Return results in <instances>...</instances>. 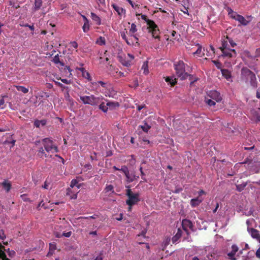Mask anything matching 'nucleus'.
I'll return each instance as SVG.
<instances>
[{"label": "nucleus", "mask_w": 260, "mask_h": 260, "mask_svg": "<svg viewBox=\"0 0 260 260\" xmlns=\"http://www.w3.org/2000/svg\"><path fill=\"white\" fill-rule=\"evenodd\" d=\"M255 119H256V121H260V116L258 114H256V117H255Z\"/></svg>", "instance_id": "nucleus-64"}, {"label": "nucleus", "mask_w": 260, "mask_h": 260, "mask_svg": "<svg viewBox=\"0 0 260 260\" xmlns=\"http://www.w3.org/2000/svg\"><path fill=\"white\" fill-rule=\"evenodd\" d=\"M246 186V184H241L236 185L237 190L239 191H242L244 188V187Z\"/></svg>", "instance_id": "nucleus-43"}, {"label": "nucleus", "mask_w": 260, "mask_h": 260, "mask_svg": "<svg viewBox=\"0 0 260 260\" xmlns=\"http://www.w3.org/2000/svg\"><path fill=\"white\" fill-rule=\"evenodd\" d=\"M55 84L57 85L58 87H60V88L62 89H66V87L65 85H64L61 83L58 82V81H54Z\"/></svg>", "instance_id": "nucleus-47"}, {"label": "nucleus", "mask_w": 260, "mask_h": 260, "mask_svg": "<svg viewBox=\"0 0 260 260\" xmlns=\"http://www.w3.org/2000/svg\"><path fill=\"white\" fill-rule=\"evenodd\" d=\"M42 142L43 147L39 148L37 151V156L40 158L51 157L49 154L58 152V147L52 140L47 138L43 139Z\"/></svg>", "instance_id": "nucleus-1"}, {"label": "nucleus", "mask_w": 260, "mask_h": 260, "mask_svg": "<svg viewBox=\"0 0 260 260\" xmlns=\"http://www.w3.org/2000/svg\"><path fill=\"white\" fill-rule=\"evenodd\" d=\"M256 256L259 258H260V246L259 248L257 250L256 252Z\"/></svg>", "instance_id": "nucleus-56"}, {"label": "nucleus", "mask_w": 260, "mask_h": 260, "mask_svg": "<svg viewBox=\"0 0 260 260\" xmlns=\"http://www.w3.org/2000/svg\"><path fill=\"white\" fill-rule=\"evenodd\" d=\"M20 25L22 27H28L29 29H30L32 31H34V25H28V24L21 23L20 24Z\"/></svg>", "instance_id": "nucleus-40"}, {"label": "nucleus", "mask_w": 260, "mask_h": 260, "mask_svg": "<svg viewBox=\"0 0 260 260\" xmlns=\"http://www.w3.org/2000/svg\"><path fill=\"white\" fill-rule=\"evenodd\" d=\"M256 97L258 99H260V87L257 89V92H256Z\"/></svg>", "instance_id": "nucleus-61"}, {"label": "nucleus", "mask_w": 260, "mask_h": 260, "mask_svg": "<svg viewBox=\"0 0 260 260\" xmlns=\"http://www.w3.org/2000/svg\"><path fill=\"white\" fill-rule=\"evenodd\" d=\"M89 27H90V26L89 25L88 20H86V21L84 22V24H83V25L82 26V29L83 32H88L89 30Z\"/></svg>", "instance_id": "nucleus-34"}, {"label": "nucleus", "mask_w": 260, "mask_h": 260, "mask_svg": "<svg viewBox=\"0 0 260 260\" xmlns=\"http://www.w3.org/2000/svg\"><path fill=\"white\" fill-rule=\"evenodd\" d=\"M125 195L128 197L125 203L129 206V210H130L131 207L139 202L140 194L139 193H134L131 189H127L126 190Z\"/></svg>", "instance_id": "nucleus-6"}, {"label": "nucleus", "mask_w": 260, "mask_h": 260, "mask_svg": "<svg viewBox=\"0 0 260 260\" xmlns=\"http://www.w3.org/2000/svg\"><path fill=\"white\" fill-rule=\"evenodd\" d=\"M140 15L141 16V19L145 21L147 25H148L147 29H148L149 32L151 33L152 37L159 40L160 36H159V34H160V31L154 21L147 18V16L144 14H136V16Z\"/></svg>", "instance_id": "nucleus-2"}, {"label": "nucleus", "mask_w": 260, "mask_h": 260, "mask_svg": "<svg viewBox=\"0 0 260 260\" xmlns=\"http://www.w3.org/2000/svg\"><path fill=\"white\" fill-rule=\"evenodd\" d=\"M104 190L106 192L111 191L113 193L114 192V191H113V187L111 184L107 185L106 188H105Z\"/></svg>", "instance_id": "nucleus-41"}, {"label": "nucleus", "mask_w": 260, "mask_h": 260, "mask_svg": "<svg viewBox=\"0 0 260 260\" xmlns=\"http://www.w3.org/2000/svg\"><path fill=\"white\" fill-rule=\"evenodd\" d=\"M165 81L171 85V86H173L176 84V79L174 77H167L165 78Z\"/></svg>", "instance_id": "nucleus-19"}, {"label": "nucleus", "mask_w": 260, "mask_h": 260, "mask_svg": "<svg viewBox=\"0 0 260 260\" xmlns=\"http://www.w3.org/2000/svg\"><path fill=\"white\" fill-rule=\"evenodd\" d=\"M5 250L4 246L0 243V259L2 258V260H10L9 258L7 257V254L5 252Z\"/></svg>", "instance_id": "nucleus-15"}, {"label": "nucleus", "mask_w": 260, "mask_h": 260, "mask_svg": "<svg viewBox=\"0 0 260 260\" xmlns=\"http://www.w3.org/2000/svg\"><path fill=\"white\" fill-rule=\"evenodd\" d=\"M72 235V232H67V233H63L62 234V236L63 237H71Z\"/></svg>", "instance_id": "nucleus-53"}, {"label": "nucleus", "mask_w": 260, "mask_h": 260, "mask_svg": "<svg viewBox=\"0 0 260 260\" xmlns=\"http://www.w3.org/2000/svg\"><path fill=\"white\" fill-rule=\"evenodd\" d=\"M221 71L222 75L225 76L226 78L228 79L229 77H230V75H229V72L227 70H222Z\"/></svg>", "instance_id": "nucleus-49"}, {"label": "nucleus", "mask_w": 260, "mask_h": 260, "mask_svg": "<svg viewBox=\"0 0 260 260\" xmlns=\"http://www.w3.org/2000/svg\"><path fill=\"white\" fill-rule=\"evenodd\" d=\"M222 40H228V43H229V44H230V46H231V47H234L236 46V43H235L232 39H231L230 38H229L228 36H226V37H225V38L223 39Z\"/></svg>", "instance_id": "nucleus-33"}, {"label": "nucleus", "mask_w": 260, "mask_h": 260, "mask_svg": "<svg viewBox=\"0 0 260 260\" xmlns=\"http://www.w3.org/2000/svg\"><path fill=\"white\" fill-rule=\"evenodd\" d=\"M77 198V192L74 193L73 195L71 196V198L72 199H76Z\"/></svg>", "instance_id": "nucleus-62"}, {"label": "nucleus", "mask_w": 260, "mask_h": 260, "mask_svg": "<svg viewBox=\"0 0 260 260\" xmlns=\"http://www.w3.org/2000/svg\"><path fill=\"white\" fill-rule=\"evenodd\" d=\"M15 87L17 91H21L23 93H27L28 92V88H26L23 86H15Z\"/></svg>", "instance_id": "nucleus-28"}, {"label": "nucleus", "mask_w": 260, "mask_h": 260, "mask_svg": "<svg viewBox=\"0 0 260 260\" xmlns=\"http://www.w3.org/2000/svg\"><path fill=\"white\" fill-rule=\"evenodd\" d=\"M129 36H130L131 37H133L134 39H135V40L136 41L135 45H139V42H138V41H139V38H138L137 34H129Z\"/></svg>", "instance_id": "nucleus-45"}, {"label": "nucleus", "mask_w": 260, "mask_h": 260, "mask_svg": "<svg viewBox=\"0 0 260 260\" xmlns=\"http://www.w3.org/2000/svg\"><path fill=\"white\" fill-rule=\"evenodd\" d=\"M137 31V26L135 23H132L130 29H129V34H136Z\"/></svg>", "instance_id": "nucleus-31"}, {"label": "nucleus", "mask_w": 260, "mask_h": 260, "mask_svg": "<svg viewBox=\"0 0 260 260\" xmlns=\"http://www.w3.org/2000/svg\"><path fill=\"white\" fill-rule=\"evenodd\" d=\"M241 76L242 78L246 80V81H249L252 85H254L256 78L254 73L249 69L246 68L242 69Z\"/></svg>", "instance_id": "nucleus-7"}, {"label": "nucleus", "mask_w": 260, "mask_h": 260, "mask_svg": "<svg viewBox=\"0 0 260 260\" xmlns=\"http://www.w3.org/2000/svg\"><path fill=\"white\" fill-rule=\"evenodd\" d=\"M45 0H35L34 3V9L38 10L42 7L43 2Z\"/></svg>", "instance_id": "nucleus-23"}, {"label": "nucleus", "mask_w": 260, "mask_h": 260, "mask_svg": "<svg viewBox=\"0 0 260 260\" xmlns=\"http://www.w3.org/2000/svg\"><path fill=\"white\" fill-rule=\"evenodd\" d=\"M89 218L95 219V217L94 216H91L90 217H79V218H78V219H89Z\"/></svg>", "instance_id": "nucleus-55"}, {"label": "nucleus", "mask_w": 260, "mask_h": 260, "mask_svg": "<svg viewBox=\"0 0 260 260\" xmlns=\"http://www.w3.org/2000/svg\"><path fill=\"white\" fill-rule=\"evenodd\" d=\"M142 69H144V74L147 75L149 73V70L148 69L147 62H145L142 65Z\"/></svg>", "instance_id": "nucleus-37"}, {"label": "nucleus", "mask_w": 260, "mask_h": 260, "mask_svg": "<svg viewBox=\"0 0 260 260\" xmlns=\"http://www.w3.org/2000/svg\"><path fill=\"white\" fill-rule=\"evenodd\" d=\"M91 84L93 87H97L99 85H101L104 88H107V83L104 81L91 82Z\"/></svg>", "instance_id": "nucleus-21"}, {"label": "nucleus", "mask_w": 260, "mask_h": 260, "mask_svg": "<svg viewBox=\"0 0 260 260\" xmlns=\"http://www.w3.org/2000/svg\"><path fill=\"white\" fill-rule=\"evenodd\" d=\"M228 40H222V45L219 49L222 51V56L228 58L236 57L237 53L235 49H231Z\"/></svg>", "instance_id": "nucleus-5"}, {"label": "nucleus", "mask_w": 260, "mask_h": 260, "mask_svg": "<svg viewBox=\"0 0 260 260\" xmlns=\"http://www.w3.org/2000/svg\"><path fill=\"white\" fill-rule=\"evenodd\" d=\"M206 103L209 106H214L215 102L212 99H206Z\"/></svg>", "instance_id": "nucleus-42"}, {"label": "nucleus", "mask_w": 260, "mask_h": 260, "mask_svg": "<svg viewBox=\"0 0 260 260\" xmlns=\"http://www.w3.org/2000/svg\"><path fill=\"white\" fill-rule=\"evenodd\" d=\"M127 33V31L126 29H124V30L121 31L120 32V36L121 37H122V39L125 40L126 43H127L128 45H134V43L133 41H132L131 39H128V38L126 36V34Z\"/></svg>", "instance_id": "nucleus-12"}, {"label": "nucleus", "mask_w": 260, "mask_h": 260, "mask_svg": "<svg viewBox=\"0 0 260 260\" xmlns=\"http://www.w3.org/2000/svg\"><path fill=\"white\" fill-rule=\"evenodd\" d=\"M198 49L193 53V55H196L199 57H202L204 55V53L202 52V46L201 45L198 44Z\"/></svg>", "instance_id": "nucleus-24"}, {"label": "nucleus", "mask_w": 260, "mask_h": 260, "mask_svg": "<svg viewBox=\"0 0 260 260\" xmlns=\"http://www.w3.org/2000/svg\"><path fill=\"white\" fill-rule=\"evenodd\" d=\"M198 193H199V196H201L205 194V191L203 190H201L199 191Z\"/></svg>", "instance_id": "nucleus-63"}, {"label": "nucleus", "mask_w": 260, "mask_h": 260, "mask_svg": "<svg viewBox=\"0 0 260 260\" xmlns=\"http://www.w3.org/2000/svg\"><path fill=\"white\" fill-rule=\"evenodd\" d=\"M99 108L104 113H106L108 110V106L105 104L104 102L101 101V103L99 104Z\"/></svg>", "instance_id": "nucleus-27"}, {"label": "nucleus", "mask_w": 260, "mask_h": 260, "mask_svg": "<svg viewBox=\"0 0 260 260\" xmlns=\"http://www.w3.org/2000/svg\"><path fill=\"white\" fill-rule=\"evenodd\" d=\"M49 96L50 95H49V93L45 92L44 91H40L39 92L37 93L36 97H37V98L40 99L43 98H49Z\"/></svg>", "instance_id": "nucleus-26"}, {"label": "nucleus", "mask_w": 260, "mask_h": 260, "mask_svg": "<svg viewBox=\"0 0 260 260\" xmlns=\"http://www.w3.org/2000/svg\"><path fill=\"white\" fill-rule=\"evenodd\" d=\"M182 235V231L180 229H178V231H177V232L176 235H175L172 238V242H173V243H174L176 242L180 237H181Z\"/></svg>", "instance_id": "nucleus-20"}, {"label": "nucleus", "mask_w": 260, "mask_h": 260, "mask_svg": "<svg viewBox=\"0 0 260 260\" xmlns=\"http://www.w3.org/2000/svg\"><path fill=\"white\" fill-rule=\"evenodd\" d=\"M91 18L92 19V20H93L94 22L96 23L98 25H100L101 24V18L96 15L95 13L93 12H91Z\"/></svg>", "instance_id": "nucleus-18"}, {"label": "nucleus", "mask_w": 260, "mask_h": 260, "mask_svg": "<svg viewBox=\"0 0 260 260\" xmlns=\"http://www.w3.org/2000/svg\"><path fill=\"white\" fill-rule=\"evenodd\" d=\"M1 185L7 192H9L12 188V184L7 180H4V182L1 183Z\"/></svg>", "instance_id": "nucleus-14"}, {"label": "nucleus", "mask_w": 260, "mask_h": 260, "mask_svg": "<svg viewBox=\"0 0 260 260\" xmlns=\"http://www.w3.org/2000/svg\"><path fill=\"white\" fill-rule=\"evenodd\" d=\"M142 130H143L144 132L145 133H147L150 128H151V126L150 125L145 123L144 125L140 126Z\"/></svg>", "instance_id": "nucleus-36"}, {"label": "nucleus", "mask_w": 260, "mask_h": 260, "mask_svg": "<svg viewBox=\"0 0 260 260\" xmlns=\"http://www.w3.org/2000/svg\"><path fill=\"white\" fill-rule=\"evenodd\" d=\"M174 70L178 78L181 80H185L188 77H191L190 75L185 72V64L182 60H179L174 64Z\"/></svg>", "instance_id": "nucleus-3"}, {"label": "nucleus", "mask_w": 260, "mask_h": 260, "mask_svg": "<svg viewBox=\"0 0 260 260\" xmlns=\"http://www.w3.org/2000/svg\"><path fill=\"white\" fill-rule=\"evenodd\" d=\"M126 178H127V182H132L137 178H139V176H136L134 173H130L128 172V173L124 174Z\"/></svg>", "instance_id": "nucleus-16"}, {"label": "nucleus", "mask_w": 260, "mask_h": 260, "mask_svg": "<svg viewBox=\"0 0 260 260\" xmlns=\"http://www.w3.org/2000/svg\"><path fill=\"white\" fill-rule=\"evenodd\" d=\"M208 96L211 99L217 102H220L222 100V96L220 95V92L217 90H211L208 92Z\"/></svg>", "instance_id": "nucleus-9"}, {"label": "nucleus", "mask_w": 260, "mask_h": 260, "mask_svg": "<svg viewBox=\"0 0 260 260\" xmlns=\"http://www.w3.org/2000/svg\"><path fill=\"white\" fill-rule=\"evenodd\" d=\"M191 77H189V80H190V84H193V83H194V82L197 81L198 79V78H196V77H193V76L192 75H190Z\"/></svg>", "instance_id": "nucleus-51"}, {"label": "nucleus", "mask_w": 260, "mask_h": 260, "mask_svg": "<svg viewBox=\"0 0 260 260\" xmlns=\"http://www.w3.org/2000/svg\"><path fill=\"white\" fill-rule=\"evenodd\" d=\"M116 74H117V75L118 76H119L120 77H124L125 75H124V74L122 73V72H121L120 71L119 72H116Z\"/></svg>", "instance_id": "nucleus-58"}, {"label": "nucleus", "mask_w": 260, "mask_h": 260, "mask_svg": "<svg viewBox=\"0 0 260 260\" xmlns=\"http://www.w3.org/2000/svg\"><path fill=\"white\" fill-rule=\"evenodd\" d=\"M0 238L1 240H4L6 239V235L5 234L4 230H0Z\"/></svg>", "instance_id": "nucleus-50"}, {"label": "nucleus", "mask_w": 260, "mask_h": 260, "mask_svg": "<svg viewBox=\"0 0 260 260\" xmlns=\"http://www.w3.org/2000/svg\"><path fill=\"white\" fill-rule=\"evenodd\" d=\"M53 62L55 64H60L61 66H63V63L61 61H59V55L58 54L55 55L54 57L52 59Z\"/></svg>", "instance_id": "nucleus-32"}, {"label": "nucleus", "mask_w": 260, "mask_h": 260, "mask_svg": "<svg viewBox=\"0 0 260 260\" xmlns=\"http://www.w3.org/2000/svg\"><path fill=\"white\" fill-rule=\"evenodd\" d=\"M103 99L102 96H96L93 94L80 96V100H81L83 104L90 105L91 106L98 105Z\"/></svg>", "instance_id": "nucleus-4"}, {"label": "nucleus", "mask_w": 260, "mask_h": 260, "mask_svg": "<svg viewBox=\"0 0 260 260\" xmlns=\"http://www.w3.org/2000/svg\"><path fill=\"white\" fill-rule=\"evenodd\" d=\"M7 251L8 253V255L10 257V258H13L15 256V251L11 250L10 249H8L7 250H5Z\"/></svg>", "instance_id": "nucleus-39"}, {"label": "nucleus", "mask_w": 260, "mask_h": 260, "mask_svg": "<svg viewBox=\"0 0 260 260\" xmlns=\"http://www.w3.org/2000/svg\"><path fill=\"white\" fill-rule=\"evenodd\" d=\"M203 202V199H199V197L196 198L195 199H192L190 200V204L191 206L193 207H195L198 206L199 204H201V202Z\"/></svg>", "instance_id": "nucleus-17"}, {"label": "nucleus", "mask_w": 260, "mask_h": 260, "mask_svg": "<svg viewBox=\"0 0 260 260\" xmlns=\"http://www.w3.org/2000/svg\"><path fill=\"white\" fill-rule=\"evenodd\" d=\"M139 170H140V171H141V175L142 177L144 176L145 173L144 172V171H143V170H142V167H140Z\"/></svg>", "instance_id": "nucleus-60"}, {"label": "nucleus", "mask_w": 260, "mask_h": 260, "mask_svg": "<svg viewBox=\"0 0 260 260\" xmlns=\"http://www.w3.org/2000/svg\"><path fill=\"white\" fill-rule=\"evenodd\" d=\"M46 120L45 119H42L41 120H37L34 122V125L37 128H39L40 125L44 126L46 125Z\"/></svg>", "instance_id": "nucleus-22"}, {"label": "nucleus", "mask_w": 260, "mask_h": 260, "mask_svg": "<svg viewBox=\"0 0 260 260\" xmlns=\"http://www.w3.org/2000/svg\"><path fill=\"white\" fill-rule=\"evenodd\" d=\"M231 248H232V250H231V252L228 253V256L231 260H235L236 258L235 256L236 253L238 251L239 248L236 245H233Z\"/></svg>", "instance_id": "nucleus-13"}, {"label": "nucleus", "mask_w": 260, "mask_h": 260, "mask_svg": "<svg viewBox=\"0 0 260 260\" xmlns=\"http://www.w3.org/2000/svg\"><path fill=\"white\" fill-rule=\"evenodd\" d=\"M48 183L47 181H45L44 184L42 185V188L44 189H48Z\"/></svg>", "instance_id": "nucleus-57"}, {"label": "nucleus", "mask_w": 260, "mask_h": 260, "mask_svg": "<svg viewBox=\"0 0 260 260\" xmlns=\"http://www.w3.org/2000/svg\"><path fill=\"white\" fill-rule=\"evenodd\" d=\"M82 77H84V78L87 79L88 80V81H91V77L90 75V73H89L88 72V71L84 72V73H82Z\"/></svg>", "instance_id": "nucleus-38"}, {"label": "nucleus", "mask_w": 260, "mask_h": 260, "mask_svg": "<svg viewBox=\"0 0 260 260\" xmlns=\"http://www.w3.org/2000/svg\"><path fill=\"white\" fill-rule=\"evenodd\" d=\"M260 56V48H258V49H256V55H255V56L258 57V56Z\"/></svg>", "instance_id": "nucleus-59"}, {"label": "nucleus", "mask_w": 260, "mask_h": 260, "mask_svg": "<svg viewBox=\"0 0 260 260\" xmlns=\"http://www.w3.org/2000/svg\"><path fill=\"white\" fill-rule=\"evenodd\" d=\"M71 187L72 188H74L75 187H77V189L80 188V185L78 184V181L76 179H73L71 181Z\"/></svg>", "instance_id": "nucleus-35"}, {"label": "nucleus", "mask_w": 260, "mask_h": 260, "mask_svg": "<svg viewBox=\"0 0 260 260\" xmlns=\"http://www.w3.org/2000/svg\"><path fill=\"white\" fill-rule=\"evenodd\" d=\"M96 44L101 46L105 45V39L103 37H100L96 40Z\"/></svg>", "instance_id": "nucleus-30"}, {"label": "nucleus", "mask_w": 260, "mask_h": 260, "mask_svg": "<svg viewBox=\"0 0 260 260\" xmlns=\"http://www.w3.org/2000/svg\"><path fill=\"white\" fill-rule=\"evenodd\" d=\"M71 45L72 47H74L75 49H77L78 47V44L76 42H71Z\"/></svg>", "instance_id": "nucleus-54"}, {"label": "nucleus", "mask_w": 260, "mask_h": 260, "mask_svg": "<svg viewBox=\"0 0 260 260\" xmlns=\"http://www.w3.org/2000/svg\"><path fill=\"white\" fill-rule=\"evenodd\" d=\"M228 15L231 18L239 22L241 25L246 26L248 24L249 21L244 18L243 16L238 14L236 12L234 11L230 8L228 9Z\"/></svg>", "instance_id": "nucleus-8"}, {"label": "nucleus", "mask_w": 260, "mask_h": 260, "mask_svg": "<svg viewBox=\"0 0 260 260\" xmlns=\"http://www.w3.org/2000/svg\"><path fill=\"white\" fill-rule=\"evenodd\" d=\"M58 80H61V81L66 84H70L72 83V81L71 80H68L67 79H61V78L58 79Z\"/></svg>", "instance_id": "nucleus-48"}, {"label": "nucleus", "mask_w": 260, "mask_h": 260, "mask_svg": "<svg viewBox=\"0 0 260 260\" xmlns=\"http://www.w3.org/2000/svg\"><path fill=\"white\" fill-rule=\"evenodd\" d=\"M182 227L183 230L188 233L187 228L192 229L193 228V224L189 220L183 219L182 221Z\"/></svg>", "instance_id": "nucleus-11"}, {"label": "nucleus", "mask_w": 260, "mask_h": 260, "mask_svg": "<svg viewBox=\"0 0 260 260\" xmlns=\"http://www.w3.org/2000/svg\"><path fill=\"white\" fill-rule=\"evenodd\" d=\"M119 171L123 172L124 174H128V172H129L128 168L126 166H123L119 169Z\"/></svg>", "instance_id": "nucleus-44"}, {"label": "nucleus", "mask_w": 260, "mask_h": 260, "mask_svg": "<svg viewBox=\"0 0 260 260\" xmlns=\"http://www.w3.org/2000/svg\"><path fill=\"white\" fill-rule=\"evenodd\" d=\"M112 7L113 8H114L115 11H116L118 15H121L124 11V10L122 8L119 7L117 5L112 4Z\"/></svg>", "instance_id": "nucleus-25"}, {"label": "nucleus", "mask_w": 260, "mask_h": 260, "mask_svg": "<svg viewBox=\"0 0 260 260\" xmlns=\"http://www.w3.org/2000/svg\"><path fill=\"white\" fill-rule=\"evenodd\" d=\"M212 62L214 63V64H216L217 69L220 68L221 63L220 62H219L217 60H212Z\"/></svg>", "instance_id": "nucleus-52"}, {"label": "nucleus", "mask_w": 260, "mask_h": 260, "mask_svg": "<svg viewBox=\"0 0 260 260\" xmlns=\"http://www.w3.org/2000/svg\"><path fill=\"white\" fill-rule=\"evenodd\" d=\"M248 231L252 238L260 243V233L257 230L252 228H248Z\"/></svg>", "instance_id": "nucleus-10"}, {"label": "nucleus", "mask_w": 260, "mask_h": 260, "mask_svg": "<svg viewBox=\"0 0 260 260\" xmlns=\"http://www.w3.org/2000/svg\"><path fill=\"white\" fill-rule=\"evenodd\" d=\"M21 199L23 200L24 202H30L31 200L27 197V195L25 194H23L21 195Z\"/></svg>", "instance_id": "nucleus-46"}, {"label": "nucleus", "mask_w": 260, "mask_h": 260, "mask_svg": "<svg viewBox=\"0 0 260 260\" xmlns=\"http://www.w3.org/2000/svg\"><path fill=\"white\" fill-rule=\"evenodd\" d=\"M107 106L110 108H115L119 106V104L118 102H109L106 104Z\"/></svg>", "instance_id": "nucleus-29"}]
</instances>
